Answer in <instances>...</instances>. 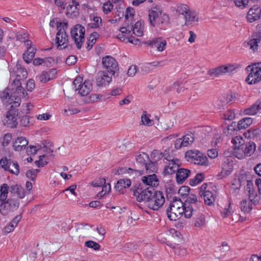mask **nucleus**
<instances>
[{"label": "nucleus", "instance_id": "nucleus-53", "mask_svg": "<svg viewBox=\"0 0 261 261\" xmlns=\"http://www.w3.org/2000/svg\"><path fill=\"white\" fill-rule=\"evenodd\" d=\"M260 41L259 38H254L251 39L248 42V44L250 46V48L253 50H255L258 46V43Z\"/></svg>", "mask_w": 261, "mask_h": 261}, {"label": "nucleus", "instance_id": "nucleus-32", "mask_svg": "<svg viewBox=\"0 0 261 261\" xmlns=\"http://www.w3.org/2000/svg\"><path fill=\"white\" fill-rule=\"evenodd\" d=\"M245 142V140L241 136H236L232 139L231 143L233 144L234 154L235 155L237 154L238 151L241 150V148L243 145H244Z\"/></svg>", "mask_w": 261, "mask_h": 261}, {"label": "nucleus", "instance_id": "nucleus-11", "mask_svg": "<svg viewBox=\"0 0 261 261\" xmlns=\"http://www.w3.org/2000/svg\"><path fill=\"white\" fill-rule=\"evenodd\" d=\"M85 28L80 24H76L71 31V36L78 49L82 47L84 40Z\"/></svg>", "mask_w": 261, "mask_h": 261}, {"label": "nucleus", "instance_id": "nucleus-18", "mask_svg": "<svg viewBox=\"0 0 261 261\" xmlns=\"http://www.w3.org/2000/svg\"><path fill=\"white\" fill-rule=\"evenodd\" d=\"M145 44L159 52L163 51L166 48L167 41L161 37L154 38L146 41Z\"/></svg>", "mask_w": 261, "mask_h": 261}, {"label": "nucleus", "instance_id": "nucleus-63", "mask_svg": "<svg viewBox=\"0 0 261 261\" xmlns=\"http://www.w3.org/2000/svg\"><path fill=\"white\" fill-rule=\"evenodd\" d=\"M137 72V66L131 65L128 69L127 74L129 76H134Z\"/></svg>", "mask_w": 261, "mask_h": 261}, {"label": "nucleus", "instance_id": "nucleus-48", "mask_svg": "<svg viewBox=\"0 0 261 261\" xmlns=\"http://www.w3.org/2000/svg\"><path fill=\"white\" fill-rule=\"evenodd\" d=\"M111 191V186L109 184L104 185L102 186V190L99 192L97 196L100 198L102 196L106 195L107 193H109Z\"/></svg>", "mask_w": 261, "mask_h": 261}, {"label": "nucleus", "instance_id": "nucleus-3", "mask_svg": "<svg viewBox=\"0 0 261 261\" xmlns=\"http://www.w3.org/2000/svg\"><path fill=\"white\" fill-rule=\"evenodd\" d=\"M21 84V82H19V84L12 83V90L14 91L11 96L8 92L3 93L1 98L6 107L11 105L12 108H17L20 106L21 98L27 96V93L25 92Z\"/></svg>", "mask_w": 261, "mask_h": 261}, {"label": "nucleus", "instance_id": "nucleus-52", "mask_svg": "<svg viewBox=\"0 0 261 261\" xmlns=\"http://www.w3.org/2000/svg\"><path fill=\"white\" fill-rule=\"evenodd\" d=\"M40 171L38 169H31L28 170L26 173V176L28 178L31 179L32 180H35L37 176V174Z\"/></svg>", "mask_w": 261, "mask_h": 261}, {"label": "nucleus", "instance_id": "nucleus-51", "mask_svg": "<svg viewBox=\"0 0 261 261\" xmlns=\"http://www.w3.org/2000/svg\"><path fill=\"white\" fill-rule=\"evenodd\" d=\"M12 135L10 133L5 134L1 142L3 147L7 146L12 140Z\"/></svg>", "mask_w": 261, "mask_h": 261}, {"label": "nucleus", "instance_id": "nucleus-10", "mask_svg": "<svg viewBox=\"0 0 261 261\" xmlns=\"http://www.w3.org/2000/svg\"><path fill=\"white\" fill-rule=\"evenodd\" d=\"M6 107L7 109L9 110L7 112L6 117L3 119V123L5 125L8 127L15 128L18 124L17 121L18 110L16 109V108H12L11 105Z\"/></svg>", "mask_w": 261, "mask_h": 261}, {"label": "nucleus", "instance_id": "nucleus-62", "mask_svg": "<svg viewBox=\"0 0 261 261\" xmlns=\"http://www.w3.org/2000/svg\"><path fill=\"white\" fill-rule=\"evenodd\" d=\"M35 81L33 79L28 80L27 83V89L28 91H32L35 88Z\"/></svg>", "mask_w": 261, "mask_h": 261}, {"label": "nucleus", "instance_id": "nucleus-4", "mask_svg": "<svg viewBox=\"0 0 261 261\" xmlns=\"http://www.w3.org/2000/svg\"><path fill=\"white\" fill-rule=\"evenodd\" d=\"M188 211L185 214L186 218L193 217L194 226L201 227L205 225V218L203 214V207L201 202L196 197L195 201L191 205L188 204Z\"/></svg>", "mask_w": 261, "mask_h": 261}, {"label": "nucleus", "instance_id": "nucleus-50", "mask_svg": "<svg viewBox=\"0 0 261 261\" xmlns=\"http://www.w3.org/2000/svg\"><path fill=\"white\" fill-rule=\"evenodd\" d=\"M235 118V113L233 110H228L223 114V118L225 120H232Z\"/></svg>", "mask_w": 261, "mask_h": 261}, {"label": "nucleus", "instance_id": "nucleus-5", "mask_svg": "<svg viewBox=\"0 0 261 261\" xmlns=\"http://www.w3.org/2000/svg\"><path fill=\"white\" fill-rule=\"evenodd\" d=\"M8 189V185L4 184L0 189V213L4 216L15 211L19 205L17 200L11 198L7 199Z\"/></svg>", "mask_w": 261, "mask_h": 261}, {"label": "nucleus", "instance_id": "nucleus-59", "mask_svg": "<svg viewBox=\"0 0 261 261\" xmlns=\"http://www.w3.org/2000/svg\"><path fill=\"white\" fill-rule=\"evenodd\" d=\"M141 121L142 124L148 126H151L153 124L152 121L147 116L146 114H143L142 115Z\"/></svg>", "mask_w": 261, "mask_h": 261}, {"label": "nucleus", "instance_id": "nucleus-46", "mask_svg": "<svg viewBox=\"0 0 261 261\" xmlns=\"http://www.w3.org/2000/svg\"><path fill=\"white\" fill-rule=\"evenodd\" d=\"M221 214L223 218H226L232 214V208L230 206V204H228L225 207L221 210Z\"/></svg>", "mask_w": 261, "mask_h": 261}, {"label": "nucleus", "instance_id": "nucleus-24", "mask_svg": "<svg viewBox=\"0 0 261 261\" xmlns=\"http://www.w3.org/2000/svg\"><path fill=\"white\" fill-rule=\"evenodd\" d=\"M162 14L161 10L157 7H153L149 10L148 17L150 25L155 27V22L159 19L160 15Z\"/></svg>", "mask_w": 261, "mask_h": 261}, {"label": "nucleus", "instance_id": "nucleus-42", "mask_svg": "<svg viewBox=\"0 0 261 261\" xmlns=\"http://www.w3.org/2000/svg\"><path fill=\"white\" fill-rule=\"evenodd\" d=\"M184 145V147H187L191 145L194 141V135L192 134H188L181 138Z\"/></svg>", "mask_w": 261, "mask_h": 261}, {"label": "nucleus", "instance_id": "nucleus-36", "mask_svg": "<svg viewBox=\"0 0 261 261\" xmlns=\"http://www.w3.org/2000/svg\"><path fill=\"white\" fill-rule=\"evenodd\" d=\"M221 174L223 176H227L230 174L232 171V163L229 162L228 159H225L222 164Z\"/></svg>", "mask_w": 261, "mask_h": 261}, {"label": "nucleus", "instance_id": "nucleus-47", "mask_svg": "<svg viewBox=\"0 0 261 261\" xmlns=\"http://www.w3.org/2000/svg\"><path fill=\"white\" fill-rule=\"evenodd\" d=\"M258 112L255 104L254 103L253 105L250 106L249 108L246 109L244 111V113L246 115H254L257 113Z\"/></svg>", "mask_w": 261, "mask_h": 261}, {"label": "nucleus", "instance_id": "nucleus-7", "mask_svg": "<svg viewBox=\"0 0 261 261\" xmlns=\"http://www.w3.org/2000/svg\"><path fill=\"white\" fill-rule=\"evenodd\" d=\"M185 158L187 161L194 164L207 166L209 165L208 160L203 153L198 150H189L186 152Z\"/></svg>", "mask_w": 261, "mask_h": 261}, {"label": "nucleus", "instance_id": "nucleus-40", "mask_svg": "<svg viewBox=\"0 0 261 261\" xmlns=\"http://www.w3.org/2000/svg\"><path fill=\"white\" fill-rule=\"evenodd\" d=\"M134 34L137 36H142L143 35V28L142 22L140 21L136 22L132 30Z\"/></svg>", "mask_w": 261, "mask_h": 261}, {"label": "nucleus", "instance_id": "nucleus-41", "mask_svg": "<svg viewBox=\"0 0 261 261\" xmlns=\"http://www.w3.org/2000/svg\"><path fill=\"white\" fill-rule=\"evenodd\" d=\"M91 20L93 22L90 24L91 28L96 29L98 28L102 25V19L100 17L90 15Z\"/></svg>", "mask_w": 261, "mask_h": 261}, {"label": "nucleus", "instance_id": "nucleus-57", "mask_svg": "<svg viewBox=\"0 0 261 261\" xmlns=\"http://www.w3.org/2000/svg\"><path fill=\"white\" fill-rule=\"evenodd\" d=\"M105 184L106 179L103 178L95 179L91 182V185L94 187H102Z\"/></svg>", "mask_w": 261, "mask_h": 261}, {"label": "nucleus", "instance_id": "nucleus-37", "mask_svg": "<svg viewBox=\"0 0 261 261\" xmlns=\"http://www.w3.org/2000/svg\"><path fill=\"white\" fill-rule=\"evenodd\" d=\"M253 122V119L250 117L244 118L238 123V127L239 129H245L249 126Z\"/></svg>", "mask_w": 261, "mask_h": 261}, {"label": "nucleus", "instance_id": "nucleus-60", "mask_svg": "<svg viewBox=\"0 0 261 261\" xmlns=\"http://www.w3.org/2000/svg\"><path fill=\"white\" fill-rule=\"evenodd\" d=\"M29 116H22L20 119V124L22 126H28L30 124Z\"/></svg>", "mask_w": 261, "mask_h": 261}, {"label": "nucleus", "instance_id": "nucleus-33", "mask_svg": "<svg viewBox=\"0 0 261 261\" xmlns=\"http://www.w3.org/2000/svg\"><path fill=\"white\" fill-rule=\"evenodd\" d=\"M92 226L88 223H80L76 224V230L78 232L79 236H82L85 235L89 229V228H91Z\"/></svg>", "mask_w": 261, "mask_h": 261}, {"label": "nucleus", "instance_id": "nucleus-49", "mask_svg": "<svg viewBox=\"0 0 261 261\" xmlns=\"http://www.w3.org/2000/svg\"><path fill=\"white\" fill-rule=\"evenodd\" d=\"M85 245L88 248L93 249L94 250H98L100 249V245L93 241H86L85 243Z\"/></svg>", "mask_w": 261, "mask_h": 261}, {"label": "nucleus", "instance_id": "nucleus-1", "mask_svg": "<svg viewBox=\"0 0 261 261\" xmlns=\"http://www.w3.org/2000/svg\"><path fill=\"white\" fill-rule=\"evenodd\" d=\"M133 194L138 201H144L148 208L154 211H158L165 202L163 192L155 191L152 187L145 188L142 185L134 188Z\"/></svg>", "mask_w": 261, "mask_h": 261}, {"label": "nucleus", "instance_id": "nucleus-54", "mask_svg": "<svg viewBox=\"0 0 261 261\" xmlns=\"http://www.w3.org/2000/svg\"><path fill=\"white\" fill-rule=\"evenodd\" d=\"M113 8V5L112 3L109 2L103 4L102 6V11L104 13L108 14L111 12Z\"/></svg>", "mask_w": 261, "mask_h": 261}, {"label": "nucleus", "instance_id": "nucleus-6", "mask_svg": "<svg viewBox=\"0 0 261 261\" xmlns=\"http://www.w3.org/2000/svg\"><path fill=\"white\" fill-rule=\"evenodd\" d=\"M240 66L236 63L223 64L214 68L210 69L207 74L213 79L219 77L224 74H234Z\"/></svg>", "mask_w": 261, "mask_h": 261}, {"label": "nucleus", "instance_id": "nucleus-64", "mask_svg": "<svg viewBox=\"0 0 261 261\" xmlns=\"http://www.w3.org/2000/svg\"><path fill=\"white\" fill-rule=\"evenodd\" d=\"M218 151L216 149H209L207 151V155L211 159H215L218 156Z\"/></svg>", "mask_w": 261, "mask_h": 261}, {"label": "nucleus", "instance_id": "nucleus-20", "mask_svg": "<svg viewBox=\"0 0 261 261\" xmlns=\"http://www.w3.org/2000/svg\"><path fill=\"white\" fill-rule=\"evenodd\" d=\"M166 159L169 161V163L164 167V173L165 174L171 175L177 172L180 165L179 160L177 159Z\"/></svg>", "mask_w": 261, "mask_h": 261}, {"label": "nucleus", "instance_id": "nucleus-12", "mask_svg": "<svg viewBox=\"0 0 261 261\" xmlns=\"http://www.w3.org/2000/svg\"><path fill=\"white\" fill-rule=\"evenodd\" d=\"M102 64L107 71L112 75H118L119 67L116 60L113 57L107 56L102 58Z\"/></svg>", "mask_w": 261, "mask_h": 261}, {"label": "nucleus", "instance_id": "nucleus-26", "mask_svg": "<svg viewBox=\"0 0 261 261\" xmlns=\"http://www.w3.org/2000/svg\"><path fill=\"white\" fill-rule=\"evenodd\" d=\"M200 195L203 197L204 203L206 205L211 206L214 205L216 198V192H213L210 191H206L200 193Z\"/></svg>", "mask_w": 261, "mask_h": 261}, {"label": "nucleus", "instance_id": "nucleus-56", "mask_svg": "<svg viewBox=\"0 0 261 261\" xmlns=\"http://www.w3.org/2000/svg\"><path fill=\"white\" fill-rule=\"evenodd\" d=\"M174 251L176 254L181 256H185L187 254V251L186 249L184 248L175 247Z\"/></svg>", "mask_w": 261, "mask_h": 261}, {"label": "nucleus", "instance_id": "nucleus-28", "mask_svg": "<svg viewBox=\"0 0 261 261\" xmlns=\"http://www.w3.org/2000/svg\"><path fill=\"white\" fill-rule=\"evenodd\" d=\"M185 25L188 27H191L195 25L199 21V18L194 12L190 11L188 14L184 16Z\"/></svg>", "mask_w": 261, "mask_h": 261}, {"label": "nucleus", "instance_id": "nucleus-55", "mask_svg": "<svg viewBox=\"0 0 261 261\" xmlns=\"http://www.w3.org/2000/svg\"><path fill=\"white\" fill-rule=\"evenodd\" d=\"M172 89L177 93H180L184 92V91L186 90V88L184 86L179 85L178 83H175L172 86Z\"/></svg>", "mask_w": 261, "mask_h": 261}, {"label": "nucleus", "instance_id": "nucleus-17", "mask_svg": "<svg viewBox=\"0 0 261 261\" xmlns=\"http://www.w3.org/2000/svg\"><path fill=\"white\" fill-rule=\"evenodd\" d=\"M256 149V145L253 142H245L241 147V150L238 151L236 156L239 159H242L246 156H250Z\"/></svg>", "mask_w": 261, "mask_h": 261}, {"label": "nucleus", "instance_id": "nucleus-31", "mask_svg": "<svg viewBox=\"0 0 261 261\" xmlns=\"http://www.w3.org/2000/svg\"><path fill=\"white\" fill-rule=\"evenodd\" d=\"M142 181L144 184L149 186V187L153 188L159 184L158 177L155 174L143 176Z\"/></svg>", "mask_w": 261, "mask_h": 261}, {"label": "nucleus", "instance_id": "nucleus-35", "mask_svg": "<svg viewBox=\"0 0 261 261\" xmlns=\"http://www.w3.org/2000/svg\"><path fill=\"white\" fill-rule=\"evenodd\" d=\"M54 71H55V70H53V71H49V72L43 71L36 77V80L41 83H46L47 82L53 79V77L50 76V74L51 72Z\"/></svg>", "mask_w": 261, "mask_h": 261}, {"label": "nucleus", "instance_id": "nucleus-25", "mask_svg": "<svg viewBox=\"0 0 261 261\" xmlns=\"http://www.w3.org/2000/svg\"><path fill=\"white\" fill-rule=\"evenodd\" d=\"M170 24V18L167 14L163 13L160 15L159 19L155 22V27H158L160 29L165 30Z\"/></svg>", "mask_w": 261, "mask_h": 261}, {"label": "nucleus", "instance_id": "nucleus-39", "mask_svg": "<svg viewBox=\"0 0 261 261\" xmlns=\"http://www.w3.org/2000/svg\"><path fill=\"white\" fill-rule=\"evenodd\" d=\"M251 201L250 199L243 200L240 203V208L244 213H249L252 209Z\"/></svg>", "mask_w": 261, "mask_h": 261}, {"label": "nucleus", "instance_id": "nucleus-2", "mask_svg": "<svg viewBox=\"0 0 261 261\" xmlns=\"http://www.w3.org/2000/svg\"><path fill=\"white\" fill-rule=\"evenodd\" d=\"M196 197L194 195H190L187 198L185 202H183L180 198L174 197L166 210L169 219L172 221H175L182 215L185 217V214L188 211V204L191 205L194 203Z\"/></svg>", "mask_w": 261, "mask_h": 261}, {"label": "nucleus", "instance_id": "nucleus-9", "mask_svg": "<svg viewBox=\"0 0 261 261\" xmlns=\"http://www.w3.org/2000/svg\"><path fill=\"white\" fill-rule=\"evenodd\" d=\"M135 10L133 8H128L126 9L125 15L126 21L124 26L119 29V31L122 34L118 35V38L121 39L123 38V34H129L132 32L133 24L134 23L133 16Z\"/></svg>", "mask_w": 261, "mask_h": 261}, {"label": "nucleus", "instance_id": "nucleus-8", "mask_svg": "<svg viewBox=\"0 0 261 261\" xmlns=\"http://www.w3.org/2000/svg\"><path fill=\"white\" fill-rule=\"evenodd\" d=\"M73 85L76 91H78L79 94L85 96L89 94L92 89V84L91 81L86 80L83 83V77L77 76L73 81Z\"/></svg>", "mask_w": 261, "mask_h": 261}, {"label": "nucleus", "instance_id": "nucleus-44", "mask_svg": "<svg viewBox=\"0 0 261 261\" xmlns=\"http://www.w3.org/2000/svg\"><path fill=\"white\" fill-rule=\"evenodd\" d=\"M190 11L188 6L185 4H180L177 7V11L184 16L187 15Z\"/></svg>", "mask_w": 261, "mask_h": 261}, {"label": "nucleus", "instance_id": "nucleus-13", "mask_svg": "<svg viewBox=\"0 0 261 261\" xmlns=\"http://www.w3.org/2000/svg\"><path fill=\"white\" fill-rule=\"evenodd\" d=\"M57 28L58 32L56 34V40L58 48H65L68 42V36L61 22L57 23Z\"/></svg>", "mask_w": 261, "mask_h": 261}, {"label": "nucleus", "instance_id": "nucleus-58", "mask_svg": "<svg viewBox=\"0 0 261 261\" xmlns=\"http://www.w3.org/2000/svg\"><path fill=\"white\" fill-rule=\"evenodd\" d=\"M249 2V0H234L236 6L242 8L246 7L248 5Z\"/></svg>", "mask_w": 261, "mask_h": 261}, {"label": "nucleus", "instance_id": "nucleus-16", "mask_svg": "<svg viewBox=\"0 0 261 261\" xmlns=\"http://www.w3.org/2000/svg\"><path fill=\"white\" fill-rule=\"evenodd\" d=\"M10 74L12 77H15L13 81V83L17 84H19L21 81L26 79L28 76L27 70L22 67L18 63L16 64L13 70L10 71Z\"/></svg>", "mask_w": 261, "mask_h": 261}, {"label": "nucleus", "instance_id": "nucleus-30", "mask_svg": "<svg viewBox=\"0 0 261 261\" xmlns=\"http://www.w3.org/2000/svg\"><path fill=\"white\" fill-rule=\"evenodd\" d=\"M21 219L20 215H17L3 229V232L5 234H7L12 232L14 229V228L17 225L18 222Z\"/></svg>", "mask_w": 261, "mask_h": 261}, {"label": "nucleus", "instance_id": "nucleus-38", "mask_svg": "<svg viewBox=\"0 0 261 261\" xmlns=\"http://www.w3.org/2000/svg\"><path fill=\"white\" fill-rule=\"evenodd\" d=\"M149 156L147 154L142 152L136 155V160L138 164L143 167L147 162H149Z\"/></svg>", "mask_w": 261, "mask_h": 261}, {"label": "nucleus", "instance_id": "nucleus-27", "mask_svg": "<svg viewBox=\"0 0 261 261\" xmlns=\"http://www.w3.org/2000/svg\"><path fill=\"white\" fill-rule=\"evenodd\" d=\"M191 171L188 169L179 168L176 173V180L178 184H182L190 175Z\"/></svg>", "mask_w": 261, "mask_h": 261}, {"label": "nucleus", "instance_id": "nucleus-45", "mask_svg": "<svg viewBox=\"0 0 261 261\" xmlns=\"http://www.w3.org/2000/svg\"><path fill=\"white\" fill-rule=\"evenodd\" d=\"M98 36L97 33H94L91 35L89 37V39L87 41V48L88 50H90L93 45L95 44L96 41V38Z\"/></svg>", "mask_w": 261, "mask_h": 261}, {"label": "nucleus", "instance_id": "nucleus-23", "mask_svg": "<svg viewBox=\"0 0 261 261\" xmlns=\"http://www.w3.org/2000/svg\"><path fill=\"white\" fill-rule=\"evenodd\" d=\"M9 190L10 193L13 194L14 196L21 199L23 198L25 195L28 194V192L25 191L24 188L18 184L11 186L10 188L9 187Z\"/></svg>", "mask_w": 261, "mask_h": 261}, {"label": "nucleus", "instance_id": "nucleus-15", "mask_svg": "<svg viewBox=\"0 0 261 261\" xmlns=\"http://www.w3.org/2000/svg\"><path fill=\"white\" fill-rule=\"evenodd\" d=\"M261 81V64L255 63L252 65L251 71L246 81L249 84L258 83Z\"/></svg>", "mask_w": 261, "mask_h": 261}, {"label": "nucleus", "instance_id": "nucleus-22", "mask_svg": "<svg viewBox=\"0 0 261 261\" xmlns=\"http://www.w3.org/2000/svg\"><path fill=\"white\" fill-rule=\"evenodd\" d=\"M28 140L24 137H18L13 142V148L15 151H21L26 148Z\"/></svg>", "mask_w": 261, "mask_h": 261}, {"label": "nucleus", "instance_id": "nucleus-19", "mask_svg": "<svg viewBox=\"0 0 261 261\" xmlns=\"http://www.w3.org/2000/svg\"><path fill=\"white\" fill-rule=\"evenodd\" d=\"M245 191L248 193L249 199L252 203L256 204L259 201V197L254 189L253 182L250 180L246 181V185L245 187Z\"/></svg>", "mask_w": 261, "mask_h": 261}, {"label": "nucleus", "instance_id": "nucleus-29", "mask_svg": "<svg viewBox=\"0 0 261 261\" xmlns=\"http://www.w3.org/2000/svg\"><path fill=\"white\" fill-rule=\"evenodd\" d=\"M144 168L141 170H134L133 169L129 168L128 169V172L129 173L130 171H135L139 172L140 174L141 175L144 172V169H145L146 172L150 173L152 172H154L156 170V164L154 162H151L149 160V162H147V163L143 166Z\"/></svg>", "mask_w": 261, "mask_h": 261}, {"label": "nucleus", "instance_id": "nucleus-14", "mask_svg": "<svg viewBox=\"0 0 261 261\" xmlns=\"http://www.w3.org/2000/svg\"><path fill=\"white\" fill-rule=\"evenodd\" d=\"M0 165L4 170L8 171L12 174L17 175L19 173L18 164L6 157H3L1 159Z\"/></svg>", "mask_w": 261, "mask_h": 261}, {"label": "nucleus", "instance_id": "nucleus-61", "mask_svg": "<svg viewBox=\"0 0 261 261\" xmlns=\"http://www.w3.org/2000/svg\"><path fill=\"white\" fill-rule=\"evenodd\" d=\"M51 115L48 113L39 114L36 116V118H37V119L41 121L48 120L51 118Z\"/></svg>", "mask_w": 261, "mask_h": 261}, {"label": "nucleus", "instance_id": "nucleus-43", "mask_svg": "<svg viewBox=\"0 0 261 261\" xmlns=\"http://www.w3.org/2000/svg\"><path fill=\"white\" fill-rule=\"evenodd\" d=\"M204 175L202 173H198L194 178L190 179V185L192 186H195L202 181Z\"/></svg>", "mask_w": 261, "mask_h": 261}, {"label": "nucleus", "instance_id": "nucleus-21", "mask_svg": "<svg viewBox=\"0 0 261 261\" xmlns=\"http://www.w3.org/2000/svg\"><path fill=\"white\" fill-rule=\"evenodd\" d=\"M112 81L111 76H109L108 72L100 71L97 73L96 83L98 86H103L109 84Z\"/></svg>", "mask_w": 261, "mask_h": 261}, {"label": "nucleus", "instance_id": "nucleus-34", "mask_svg": "<svg viewBox=\"0 0 261 261\" xmlns=\"http://www.w3.org/2000/svg\"><path fill=\"white\" fill-rule=\"evenodd\" d=\"M132 182L129 179H120L115 186V189L118 191H121L123 189L128 188L130 186Z\"/></svg>", "mask_w": 261, "mask_h": 261}]
</instances>
